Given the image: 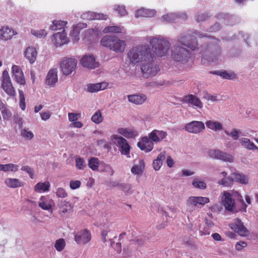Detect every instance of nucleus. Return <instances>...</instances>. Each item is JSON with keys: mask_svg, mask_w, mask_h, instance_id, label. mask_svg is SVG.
<instances>
[{"mask_svg": "<svg viewBox=\"0 0 258 258\" xmlns=\"http://www.w3.org/2000/svg\"><path fill=\"white\" fill-rule=\"evenodd\" d=\"M66 246V242L63 238H59L56 240L54 247L58 251H62Z\"/></svg>", "mask_w": 258, "mask_h": 258, "instance_id": "41", "label": "nucleus"}, {"mask_svg": "<svg viewBox=\"0 0 258 258\" xmlns=\"http://www.w3.org/2000/svg\"><path fill=\"white\" fill-rule=\"evenodd\" d=\"M204 98L207 100H211L212 102H216L218 100L216 96L212 95L207 92L205 93Z\"/></svg>", "mask_w": 258, "mask_h": 258, "instance_id": "61", "label": "nucleus"}, {"mask_svg": "<svg viewBox=\"0 0 258 258\" xmlns=\"http://www.w3.org/2000/svg\"><path fill=\"white\" fill-rule=\"evenodd\" d=\"M17 33L14 30L9 27H2L0 29V39L7 40L11 39V38Z\"/></svg>", "mask_w": 258, "mask_h": 258, "instance_id": "19", "label": "nucleus"}, {"mask_svg": "<svg viewBox=\"0 0 258 258\" xmlns=\"http://www.w3.org/2000/svg\"><path fill=\"white\" fill-rule=\"evenodd\" d=\"M205 128V124L200 121H192L185 125V130L186 132L196 134L201 133Z\"/></svg>", "mask_w": 258, "mask_h": 258, "instance_id": "8", "label": "nucleus"}, {"mask_svg": "<svg viewBox=\"0 0 258 258\" xmlns=\"http://www.w3.org/2000/svg\"><path fill=\"white\" fill-rule=\"evenodd\" d=\"M187 203L189 205L194 206H199L198 197H190L187 200Z\"/></svg>", "mask_w": 258, "mask_h": 258, "instance_id": "59", "label": "nucleus"}, {"mask_svg": "<svg viewBox=\"0 0 258 258\" xmlns=\"http://www.w3.org/2000/svg\"><path fill=\"white\" fill-rule=\"evenodd\" d=\"M150 44L153 53L146 46L133 47L128 53L130 62L134 64L142 63L149 60L152 55L162 57L166 54L170 47L169 42L163 38H153L150 41Z\"/></svg>", "mask_w": 258, "mask_h": 258, "instance_id": "1", "label": "nucleus"}, {"mask_svg": "<svg viewBox=\"0 0 258 258\" xmlns=\"http://www.w3.org/2000/svg\"><path fill=\"white\" fill-rule=\"evenodd\" d=\"M115 11L121 16H125L127 14V11L125 9V7L123 6H118L115 9Z\"/></svg>", "mask_w": 258, "mask_h": 258, "instance_id": "58", "label": "nucleus"}, {"mask_svg": "<svg viewBox=\"0 0 258 258\" xmlns=\"http://www.w3.org/2000/svg\"><path fill=\"white\" fill-rule=\"evenodd\" d=\"M126 43L123 40H121L117 37H115V40L114 41L112 45L111 50L116 52H123L125 48Z\"/></svg>", "mask_w": 258, "mask_h": 258, "instance_id": "25", "label": "nucleus"}, {"mask_svg": "<svg viewBox=\"0 0 258 258\" xmlns=\"http://www.w3.org/2000/svg\"><path fill=\"white\" fill-rule=\"evenodd\" d=\"M241 145L249 150H258V147L247 138H242L240 140Z\"/></svg>", "mask_w": 258, "mask_h": 258, "instance_id": "32", "label": "nucleus"}, {"mask_svg": "<svg viewBox=\"0 0 258 258\" xmlns=\"http://www.w3.org/2000/svg\"><path fill=\"white\" fill-rule=\"evenodd\" d=\"M21 170L27 172L31 179L34 178V171L30 167L28 166H24L22 167Z\"/></svg>", "mask_w": 258, "mask_h": 258, "instance_id": "55", "label": "nucleus"}, {"mask_svg": "<svg viewBox=\"0 0 258 258\" xmlns=\"http://www.w3.org/2000/svg\"><path fill=\"white\" fill-rule=\"evenodd\" d=\"M99 165V160L96 157H92L88 161V166L93 171L98 170Z\"/></svg>", "mask_w": 258, "mask_h": 258, "instance_id": "36", "label": "nucleus"}, {"mask_svg": "<svg viewBox=\"0 0 258 258\" xmlns=\"http://www.w3.org/2000/svg\"><path fill=\"white\" fill-rule=\"evenodd\" d=\"M90 16V19L91 20H106L108 19V16L107 15L102 13H96L94 12H91L88 14Z\"/></svg>", "mask_w": 258, "mask_h": 258, "instance_id": "37", "label": "nucleus"}, {"mask_svg": "<svg viewBox=\"0 0 258 258\" xmlns=\"http://www.w3.org/2000/svg\"><path fill=\"white\" fill-rule=\"evenodd\" d=\"M12 69L16 81L20 85H25L26 81L24 75L20 67L14 65L13 66Z\"/></svg>", "mask_w": 258, "mask_h": 258, "instance_id": "14", "label": "nucleus"}, {"mask_svg": "<svg viewBox=\"0 0 258 258\" xmlns=\"http://www.w3.org/2000/svg\"><path fill=\"white\" fill-rule=\"evenodd\" d=\"M108 86V83L106 82L96 84H89L87 85L86 90L89 92L94 93L104 90Z\"/></svg>", "mask_w": 258, "mask_h": 258, "instance_id": "18", "label": "nucleus"}, {"mask_svg": "<svg viewBox=\"0 0 258 258\" xmlns=\"http://www.w3.org/2000/svg\"><path fill=\"white\" fill-rule=\"evenodd\" d=\"M110 139L112 143L119 148L122 154L127 155L130 154V146L126 139L117 135H112Z\"/></svg>", "mask_w": 258, "mask_h": 258, "instance_id": "5", "label": "nucleus"}, {"mask_svg": "<svg viewBox=\"0 0 258 258\" xmlns=\"http://www.w3.org/2000/svg\"><path fill=\"white\" fill-rule=\"evenodd\" d=\"M211 73L213 74L218 75L220 76V77H221L224 79H230V80L233 79V78H234L235 77V75L234 74L228 73L226 71L214 72H211Z\"/></svg>", "mask_w": 258, "mask_h": 258, "instance_id": "40", "label": "nucleus"}, {"mask_svg": "<svg viewBox=\"0 0 258 258\" xmlns=\"http://www.w3.org/2000/svg\"><path fill=\"white\" fill-rule=\"evenodd\" d=\"M56 196L57 198L64 199L68 196L66 189L63 187H58L56 189Z\"/></svg>", "mask_w": 258, "mask_h": 258, "instance_id": "46", "label": "nucleus"}, {"mask_svg": "<svg viewBox=\"0 0 258 258\" xmlns=\"http://www.w3.org/2000/svg\"><path fill=\"white\" fill-rule=\"evenodd\" d=\"M176 15L173 13L164 15L162 17V19L164 21L172 22L175 20Z\"/></svg>", "mask_w": 258, "mask_h": 258, "instance_id": "51", "label": "nucleus"}, {"mask_svg": "<svg viewBox=\"0 0 258 258\" xmlns=\"http://www.w3.org/2000/svg\"><path fill=\"white\" fill-rule=\"evenodd\" d=\"M200 233L201 235H209L211 232V228L208 226L204 225L203 227H200Z\"/></svg>", "mask_w": 258, "mask_h": 258, "instance_id": "53", "label": "nucleus"}, {"mask_svg": "<svg viewBox=\"0 0 258 258\" xmlns=\"http://www.w3.org/2000/svg\"><path fill=\"white\" fill-rule=\"evenodd\" d=\"M1 111L4 119L9 120L11 118L12 113L7 107Z\"/></svg>", "mask_w": 258, "mask_h": 258, "instance_id": "52", "label": "nucleus"}, {"mask_svg": "<svg viewBox=\"0 0 258 258\" xmlns=\"http://www.w3.org/2000/svg\"><path fill=\"white\" fill-rule=\"evenodd\" d=\"M53 204L52 200L45 196H41L38 203V206L43 210H49L51 209Z\"/></svg>", "mask_w": 258, "mask_h": 258, "instance_id": "21", "label": "nucleus"}, {"mask_svg": "<svg viewBox=\"0 0 258 258\" xmlns=\"http://www.w3.org/2000/svg\"><path fill=\"white\" fill-rule=\"evenodd\" d=\"M80 24H78L74 27L71 33V35L74 41H77L79 39V32L78 29L80 28Z\"/></svg>", "mask_w": 258, "mask_h": 258, "instance_id": "49", "label": "nucleus"}, {"mask_svg": "<svg viewBox=\"0 0 258 258\" xmlns=\"http://www.w3.org/2000/svg\"><path fill=\"white\" fill-rule=\"evenodd\" d=\"M247 246V243L244 241L238 242L235 244V248L237 250L240 251L243 248Z\"/></svg>", "mask_w": 258, "mask_h": 258, "instance_id": "62", "label": "nucleus"}, {"mask_svg": "<svg viewBox=\"0 0 258 258\" xmlns=\"http://www.w3.org/2000/svg\"><path fill=\"white\" fill-rule=\"evenodd\" d=\"M109 241L110 242V246L113 248V249L116 251V252L118 254L121 253L122 251V246L121 243L120 242H115L113 240V239H109Z\"/></svg>", "mask_w": 258, "mask_h": 258, "instance_id": "38", "label": "nucleus"}, {"mask_svg": "<svg viewBox=\"0 0 258 258\" xmlns=\"http://www.w3.org/2000/svg\"><path fill=\"white\" fill-rule=\"evenodd\" d=\"M73 206L68 202L61 201L59 206V213L61 216H65L67 213L72 211Z\"/></svg>", "mask_w": 258, "mask_h": 258, "instance_id": "23", "label": "nucleus"}, {"mask_svg": "<svg viewBox=\"0 0 258 258\" xmlns=\"http://www.w3.org/2000/svg\"><path fill=\"white\" fill-rule=\"evenodd\" d=\"M229 226L233 230L237 233L240 236H245L248 235V231L243 225L242 221L238 218L234 219L229 224Z\"/></svg>", "mask_w": 258, "mask_h": 258, "instance_id": "9", "label": "nucleus"}, {"mask_svg": "<svg viewBox=\"0 0 258 258\" xmlns=\"http://www.w3.org/2000/svg\"><path fill=\"white\" fill-rule=\"evenodd\" d=\"M181 101L183 103H188L199 108H202L203 107V103L202 101L199 98L192 94L184 96Z\"/></svg>", "mask_w": 258, "mask_h": 258, "instance_id": "15", "label": "nucleus"}, {"mask_svg": "<svg viewBox=\"0 0 258 258\" xmlns=\"http://www.w3.org/2000/svg\"><path fill=\"white\" fill-rule=\"evenodd\" d=\"M145 164L142 160H140L139 164L133 166L131 169V171L135 174H141L144 169Z\"/></svg>", "mask_w": 258, "mask_h": 258, "instance_id": "33", "label": "nucleus"}, {"mask_svg": "<svg viewBox=\"0 0 258 258\" xmlns=\"http://www.w3.org/2000/svg\"><path fill=\"white\" fill-rule=\"evenodd\" d=\"M2 88L8 95L12 97L16 95L15 89L12 84L9 74L6 71H4L3 73Z\"/></svg>", "mask_w": 258, "mask_h": 258, "instance_id": "6", "label": "nucleus"}, {"mask_svg": "<svg viewBox=\"0 0 258 258\" xmlns=\"http://www.w3.org/2000/svg\"><path fill=\"white\" fill-rule=\"evenodd\" d=\"M67 24V22L62 21L61 20L54 21L53 22V24L50 26V28L52 31L61 29L63 30Z\"/></svg>", "mask_w": 258, "mask_h": 258, "instance_id": "35", "label": "nucleus"}, {"mask_svg": "<svg viewBox=\"0 0 258 258\" xmlns=\"http://www.w3.org/2000/svg\"><path fill=\"white\" fill-rule=\"evenodd\" d=\"M91 120L93 122L96 124L101 123L103 120V117L100 110L96 111L92 116Z\"/></svg>", "mask_w": 258, "mask_h": 258, "instance_id": "44", "label": "nucleus"}, {"mask_svg": "<svg viewBox=\"0 0 258 258\" xmlns=\"http://www.w3.org/2000/svg\"><path fill=\"white\" fill-rule=\"evenodd\" d=\"M77 64V60L74 58H65L60 63V68L63 74L65 75L71 74L75 70Z\"/></svg>", "mask_w": 258, "mask_h": 258, "instance_id": "7", "label": "nucleus"}, {"mask_svg": "<svg viewBox=\"0 0 258 258\" xmlns=\"http://www.w3.org/2000/svg\"><path fill=\"white\" fill-rule=\"evenodd\" d=\"M57 71L55 69L50 70L47 75L46 84L49 86H53L57 82Z\"/></svg>", "mask_w": 258, "mask_h": 258, "instance_id": "24", "label": "nucleus"}, {"mask_svg": "<svg viewBox=\"0 0 258 258\" xmlns=\"http://www.w3.org/2000/svg\"><path fill=\"white\" fill-rule=\"evenodd\" d=\"M206 125L209 128L216 132L221 131L223 129L222 124L218 121L208 120L206 122Z\"/></svg>", "mask_w": 258, "mask_h": 258, "instance_id": "30", "label": "nucleus"}, {"mask_svg": "<svg viewBox=\"0 0 258 258\" xmlns=\"http://www.w3.org/2000/svg\"><path fill=\"white\" fill-rule=\"evenodd\" d=\"M103 33H121V29L118 26H108L105 27L103 30Z\"/></svg>", "mask_w": 258, "mask_h": 258, "instance_id": "39", "label": "nucleus"}, {"mask_svg": "<svg viewBox=\"0 0 258 258\" xmlns=\"http://www.w3.org/2000/svg\"><path fill=\"white\" fill-rule=\"evenodd\" d=\"M222 204L227 211L234 212L236 209L235 201H239L246 208V205L244 202L242 197L237 191H232V194L227 191H224L222 197Z\"/></svg>", "mask_w": 258, "mask_h": 258, "instance_id": "3", "label": "nucleus"}, {"mask_svg": "<svg viewBox=\"0 0 258 258\" xmlns=\"http://www.w3.org/2000/svg\"><path fill=\"white\" fill-rule=\"evenodd\" d=\"M76 166L79 170H84L86 167V164L84 159L81 157H78L76 159Z\"/></svg>", "mask_w": 258, "mask_h": 258, "instance_id": "45", "label": "nucleus"}, {"mask_svg": "<svg viewBox=\"0 0 258 258\" xmlns=\"http://www.w3.org/2000/svg\"><path fill=\"white\" fill-rule=\"evenodd\" d=\"M91 239V234L87 229L78 232L75 236V240L78 244H85Z\"/></svg>", "mask_w": 258, "mask_h": 258, "instance_id": "11", "label": "nucleus"}, {"mask_svg": "<svg viewBox=\"0 0 258 258\" xmlns=\"http://www.w3.org/2000/svg\"><path fill=\"white\" fill-rule=\"evenodd\" d=\"M224 132L227 136L231 137L234 140L238 139L239 135L241 133L240 131H238L235 128H233L230 133L226 130H225Z\"/></svg>", "mask_w": 258, "mask_h": 258, "instance_id": "47", "label": "nucleus"}, {"mask_svg": "<svg viewBox=\"0 0 258 258\" xmlns=\"http://www.w3.org/2000/svg\"><path fill=\"white\" fill-rule=\"evenodd\" d=\"M209 156L213 158L231 162L233 160V157L224 152L219 150H211L209 152Z\"/></svg>", "mask_w": 258, "mask_h": 258, "instance_id": "10", "label": "nucleus"}, {"mask_svg": "<svg viewBox=\"0 0 258 258\" xmlns=\"http://www.w3.org/2000/svg\"><path fill=\"white\" fill-rule=\"evenodd\" d=\"M137 145L141 150L146 152L151 151L154 148L153 141L147 137L142 138L141 141L138 143Z\"/></svg>", "mask_w": 258, "mask_h": 258, "instance_id": "13", "label": "nucleus"}, {"mask_svg": "<svg viewBox=\"0 0 258 258\" xmlns=\"http://www.w3.org/2000/svg\"><path fill=\"white\" fill-rule=\"evenodd\" d=\"M192 185L195 187L203 189H205L207 186L206 183L202 181L194 180L192 182Z\"/></svg>", "mask_w": 258, "mask_h": 258, "instance_id": "54", "label": "nucleus"}, {"mask_svg": "<svg viewBox=\"0 0 258 258\" xmlns=\"http://www.w3.org/2000/svg\"><path fill=\"white\" fill-rule=\"evenodd\" d=\"M50 184L49 181H46L44 182H39L34 186V191L37 192H44L48 191Z\"/></svg>", "mask_w": 258, "mask_h": 258, "instance_id": "27", "label": "nucleus"}, {"mask_svg": "<svg viewBox=\"0 0 258 258\" xmlns=\"http://www.w3.org/2000/svg\"><path fill=\"white\" fill-rule=\"evenodd\" d=\"M155 56L152 55L149 60L146 62H144L141 65V71L144 76L146 78L152 77L156 76L160 71L159 67L154 64L153 62V58Z\"/></svg>", "mask_w": 258, "mask_h": 258, "instance_id": "4", "label": "nucleus"}, {"mask_svg": "<svg viewBox=\"0 0 258 258\" xmlns=\"http://www.w3.org/2000/svg\"><path fill=\"white\" fill-rule=\"evenodd\" d=\"M5 182L8 186L11 188H17L24 185L23 183L17 178H8L5 180Z\"/></svg>", "mask_w": 258, "mask_h": 258, "instance_id": "29", "label": "nucleus"}, {"mask_svg": "<svg viewBox=\"0 0 258 258\" xmlns=\"http://www.w3.org/2000/svg\"><path fill=\"white\" fill-rule=\"evenodd\" d=\"M31 33L37 38H41L45 37L47 35V32L44 29L40 30H32Z\"/></svg>", "mask_w": 258, "mask_h": 258, "instance_id": "48", "label": "nucleus"}, {"mask_svg": "<svg viewBox=\"0 0 258 258\" xmlns=\"http://www.w3.org/2000/svg\"><path fill=\"white\" fill-rule=\"evenodd\" d=\"M127 98L128 101L136 105H141L146 100L147 96L144 94H138L129 95L127 96Z\"/></svg>", "mask_w": 258, "mask_h": 258, "instance_id": "20", "label": "nucleus"}, {"mask_svg": "<svg viewBox=\"0 0 258 258\" xmlns=\"http://www.w3.org/2000/svg\"><path fill=\"white\" fill-rule=\"evenodd\" d=\"M118 133L126 138H130L134 134V131H128L125 128H119L118 129Z\"/></svg>", "mask_w": 258, "mask_h": 258, "instance_id": "50", "label": "nucleus"}, {"mask_svg": "<svg viewBox=\"0 0 258 258\" xmlns=\"http://www.w3.org/2000/svg\"><path fill=\"white\" fill-rule=\"evenodd\" d=\"M103 164L104 167V171L108 172L111 175H112L114 174V171L111 166L105 163H103Z\"/></svg>", "mask_w": 258, "mask_h": 258, "instance_id": "64", "label": "nucleus"}, {"mask_svg": "<svg viewBox=\"0 0 258 258\" xmlns=\"http://www.w3.org/2000/svg\"><path fill=\"white\" fill-rule=\"evenodd\" d=\"M165 158V154L164 152L161 153L157 157L156 159H155L153 162V166L155 170L160 169L162 165L163 161Z\"/></svg>", "mask_w": 258, "mask_h": 258, "instance_id": "31", "label": "nucleus"}, {"mask_svg": "<svg viewBox=\"0 0 258 258\" xmlns=\"http://www.w3.org/2000/svg\"><path fill=\"white\" fill-rule=\"evenodd\" d=\"M167 135L166 132L154 130L149 134V138L155 143H159L164 139Z\"/></svg>", "mask_w": 258, "mask_h": 258, "instance_id": "16", "label": "nucleus"}, {"mask_svg": "<svg viewBox=\"0 0 258 258\" xmlns=\"http://www.w3.org/2000/svg\"><path fill=\"white\" fill-rule=\"evenodd\" d=\"M115 37L114 36H105L101 39L100 43L102 46L111 50L112 45H113L114 41L115 40Z\"/></svg>", "mask_w": 258, "mask_h": 258, "instance_id": "28", "label": "nucleus"}, {"mask_svg": "<svg viewBox=\"0 0 258 258\" xmlns=\"http://www.w3.org/2000/svg\"><path fill=\"white\" fill-rule=\"evenodd\" d=\"M37 52L34 47H28L25 51V56L31 63H33L36 59Z\"/></svg>", "mask_w": 258, "mask_h": 258, "instance_id": "26", "label": "nucleus"}, {"mask_svg": "<svg viewBox=\"0 0 258 258\" xmlns=\"http://www.w3.org/2000/svg\"><path fill=\"white\" fill-rule=\"evenodd\" d=\"M198 200L199 205L201 206H203L210 202L209 199L207 197H198Z\"/></svg>", "mask_w": 258, "mask_h": 258, "instance_id": "60", "label": "nucleus"}, {"mask_svg": "<svg viewBox=\"0 0 258 258\" xmlns=\"http://www.w3.org/2000/svg\"><path fill=\"white\" fill-rule=\"evenodd\" d=\"M81 184V182L80 180H71L70 182V188L73 190L79 188Z\"/></svg>", "mask_w": 258, "mask_h": 258, "instance_id": "56", "label": "nucleus"}, {"mask_svg": "<svg viewBox=\"0 0 258 258\" xmlns=\"http://www.w3.org/2000/svg\"><path fill=\"white\" fill-rule=\"evenodd\" d=\"M80 62L84 67L90 69H94L99 67V63L95 60V58L93 55H84Z\"/></svg>", "mask_w": 258, "mask_h": 258, "instance_id": "12", "label": "nucleus"}, {"mask_svg": "<svg viewBox=\"0 0 258 258\" xmlns=\"http://www.w3.org/2000/svg\"><path fill=\"white\" fill-rule=\"evenodd\" d=\"M53 42L56 46L66 44L69 41V38L66 36V34L64 30L62 31V32H58L54 34L53 35Z\"/></svg>", "mask_w": 258, "mask_h": 258, "instance_id": "17", "label": "nucleus"}, {"mask_svg": "<svg viewBox=\"0 0 258 258\" xmlns=\"http://www.w3.org/2000/svg\"><path fill=\"white\" fill-rule=\"evenodd\" d=\"M21 134L23 137L28 140L32 139L34 136L33 133L31 132L28 131L26 129H24L22 131Z\"/></svg>", "mask_w": 258, "mask_h": 258, "instance_id": "57", "label": "nucleus"}, {"mask_svg": "<svg viewBox=\"0 0 258 258\" xmlns=\"http://www.w3.org/2000/svg\"><path fill=\"white\" fill-rule=\"evenodd\" d=\"M234 179L233 177L229 176L225 177L218 181V183L225 186H230L233 184Z\"/></svg>", "mask_w": 258, "mask_h": 258, "instance_id": "42", "label": "nucleus"}, {"mask_svg": "<svg viewBox=\"0 0 258 258\" xmlns=\"http://www.w3.org/2000/svg\"><path fill=\"white\" fill-rule=\"evenodd\" d=\"M79 114L74 113H69L68 114L69 120L70 122H74L78 119V116Z\"/></svg>", "mask_w": 258, "mask_h": 258, "instance_id": "63", "label": "nucleus"}, {"mask_svg": "<svg viewBox=\"0 0 258 258\" xmlns=\"http://www.w3.org/2000/svg\"><path fill=\"white\" fill-rule=\"evenodd\" d=\"M156 14V11L154 10H149L141 8L136 11L135 16L136 18L153 17L155 16Z\"/></svg>", "mask_w": 258, "mask_h": 258, "instance_id": "22", "label": "nucleus"}, {"mask_svg": "<svg viewBox=\"0 0 258 258\" xmlns=\"http://www.w3.org/2000/svg\"><path fill=\"white\" fill-rule=\"evenodd\" d=\"M233 179L235 181L239 182L241 184H246L248 182V178L243 174L237 173H233Z\"/></svg>", "mask_w": 258, "mask_h": 258, "instance_id": "34", "label": "nucleus"}, {"mask_svg": "<svg viewBox=\"0 0 258 258\" xmlns=\"http://www.w3.org/2000/svg\"><path fill=\"white\" fill-rule=\"evenodd\" d=\"M197 46L196 40L189 36L180 37L172 49V56L175 61L186 62L191 57L187 48L194 50Z\"/></svg>", "mask_w": 258, "mask_h": 258, "instance_id": "2", "label": "nucleus"}, {"mask_svg": "<svg viewBox=\"0 0 258 258\" xmlns=\"http://www.w3.org/2000/svg\"><path fill=\"white\" fill-rule=\"evenodd\" d=\"M18 165L12 163L4 164L3 166L2 171L4 172L16 171L18 169Z\"/></svg>", "mask_w": 258, "mask_h": 258, "instance_id": "43", "label": "nucleus"}]
</instances>
